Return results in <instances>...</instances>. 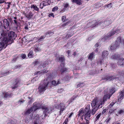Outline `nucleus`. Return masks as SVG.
Returning <instances> with one entry per match:
<instances>
[{"mask_svg":"<svg viewBox=\"0 0 124 124\" xmlns=\"http://www.w3.org/2000/svg\"><path fill=\"white\" fill-rule=\"evenodd\" d=\"M25 16L27 18H29V19H31L32 16V15H31L30 13L28 14H26L25 15Z\"/></svg>","mask_w":124,"mask_h":124,"instance_id":"obj_37","label":"nucleus"},{"mask_svg":"<svg viewBox=\"0 0 124 124\" xmlns=\"http://www.w3.org/2000/svg\"><path fill=\"white\" fill-rule=\"evenodd\" d=\"M61 82L59 80H58L57 83H56V81L54 80H53L52 81V84L53 85H57L60 84Z\"/></svg>","mask_w":124,"mask_h":124,"instance_id":"obj_35","label":"nucleus"},{"mask_svg":"<svg viewBox=\"0 0 124 124\" xmlns=\"http://www.w3.org/2000/svg\"><path fill=\"white\" fill-rule=\"evenodd\" d=\"M109 53L108 51H104L102 53V57L105 59H106L107 60H108V58L107 57Z\"/></svg>","mask_w":124,"mask_h":124,"instance_id":"obj_14","label":"nucleus"},{"mask_svg":"<svg viewBox=\"0 0 124 124\" xmlns=\"http://www.w3.org/2000/svg\"><path fill=\"white\" fill-rule=\"evenodd\" d=\"M123 112V111L122 110H120L118 112L119 113V114H121Z\"/></svg>","mask_w":124,"mask_h":124,"instance_id":"obj_58","label":"nucleus"},{"mask_svg":"<svg viewBox=\"0 0 124 124\" xmlns=\"http://www.w3.org/2000/svg\"><path fill=\"white\" fill-rule=\"evenodd\" d=\"M75 97H73L71 98V99L70 100L68 101V102H69V104L70 103L72 102V101L74 100L75 99Z\"/></svg>","mask_w":124,"mask_h":124,"instance_id":"obj_40","label":"nucleus"},{"mask_svg":"<svg viewBox=\"0 0 124 124\" xmlns=\"http://www.w3.org/2000/svg\"><path fill=\"white\" fill-rule=\"evenodd\" d=\"M33 52L32 51H30L29 53L28 54V57L29 58H31L33 57Z\"/></svg>","mask_w":124,"mask_h":124,"instance_id":"obj_32","label":"nucleus"},{"mask_svg":"<svg viewBox=\"0 0 124 124\" xmlns=\"http://www.w3.org/2000/svg\"><path fill=\"white\" fill-rule=\"evenodd\" d=\"M120 31V30L119 29H117L115 30H113L107 34V36L105 35L104 36L102 39H107L114 35L116 33H119Z\"/></svg>","mask_w":124,"mask_h":124,"instance_id":"obj_6","label":"nucleus"},{"mask_svg":"<svg viewBox=\"0 0 124 124\" xmlns=\"http://www.w3.org/2000/svg\"><path fill=\"white\" fill-rule=\"evenodd\" d=\"M109 97V94H108L106 95H104L103 97V99L101 100V101L102 102H103V104L105 102V101L106 100L108 99H109L108 98Z\"/></svg>","mask_w":124,"mask_h":124,"instance_id":"obj_24","label":"nucleus"},{"mask_svg":"<svg viewBox=\"0 0 124 124\" xmlns=\"http://www.w3.org/2000/svg\"><path fill=\"white\" fill-rule=\"evenodd\" d=\"M94 58V53L92 52L89 54L88 59L92 61Z\"/></svg>","mask_w":124,"mask_h":124,"instance_id":"obj_21","label":"nucleus"},{"mask_svg":"<svg viewBox=\"0 0 124 124\" xmlns=\"http://www.w3.org/2000/svg\"><path fill=\"white\" fill-rule=\"evenodd\" d=\"M21 57L23 59H24L26 57V55L25 54H23L22 55Z\"/></svg>","mask_w":124,"mask_h":124,"instance_id":"obj_53","label":"nucleus"},{"mask_svg":"<svg viewBox=\"0 0 124 124\" xmlns=\"http://www.w3.org/2000/svg\"><path fill=\"white\" fill-rule=\"evenodd\" d=\"M122 77L118 78V77H116L114 78V76H109L108 77H106L104 78H103L102 79L103 80H107L110 81L111 80H112L114 79H115L116 80H119L121 81V79Z\"/></svg>","mask_w":124,"mask_h":124,"instance_id":"obj_10","label":"nucleus"},{"mask_svg":"<svg viewBox=\"0 0 124 124\" xmlns=\"http://www.w3.org/2000/svg\"><path fill=\"white\" fill-rule=\"evenodd\" d=\"M73 114V113H71L70 114L69 116H68V118H70V117Z\"/></svg>","mask_w":124,"mask_h":124,"instance_id":"obj_62","label":"nucleus"},{"mask_svg":"<svg viewBox=\"0 0 124 124\" xmlns=\"http://www.w3.org/2000/svg\"><path fill=\"white\" fill-rule=\"evenodd\" d=\"M118 65L120 66H124V59L123 58L119 59L118 62Z\"/></svg>","mask_w":124,"mask_h":124,"instance_id":"obj_17","label":"nucleus"},{"mask_svg":"<svg viewBox=\"0 0 124 124\" xmlns=\"http://www.w3.org/2000/svg\"><path fill=\"white\" fill-rule=\"evenodd\" d=\"M119 75L122 76H123L124 75V72L121 71L119 73Z\"/></svg>","mask_w":124,"mask_h":124,"instance_id":"obj_48","label":"nucleus"},{"mask_svg":"<svg viewBox=\"0 0 124 124\" xmlns=\"http://www.w3.org/2000/svg\"><path fill=\"white\" fill-rule=\"evenodd\" d=\"M35 119H37V121H39V115H37L35 117ZM34 124H39V123L37 121H36L34 122Z\"/></svg>","mask_w":124,"mask_h":124,"instance_id":"obj_36","label":"nucleus"},{"mask_svg":"<svg viewBox=\"0 0 124 124\" xmlns=\"http://www.w3.org/2000/svg\"><path fill=\"white\" fill-rule=\"evenodd\" d=\"M48 82L46 80H44L43 84H41L38 87L39 92L42 93L45 90L46 88L48 86Z\"/></svg>","mask_w":124,"mask_h":124,"instance_id":"obj_7","label":"nucleus"},{"mask_svg":"<svg viewBox=\"0 0 124 124\" xmlns=\"http://www.w3.org/2000/svg\"><path fill=\"white\" fill-rule=\"evenodd\" d=\"M90 107V105H87L85 107V109L84 110L83 112H89Z\"/></svg>","mask_w":124,"mask_h":124,"instance_id":"obj_26","label":"nucleus"},{"mask_svg":"<svg viewBox=\"0 0 124 124\" xmlns=\"http://www.w3.org/2000/svg\"><path fill=\"white\" fill-rule=\"evenodd\" d=\"M84 124H89V122L88 121H87L85 123H84Z\"/></svg>","mask_w":124,"mask_h":124,"instance_id":"obj_63","label":"nucleus"},{"mask_svg":"<svg viewBox=\"0 0 124 124\" xmlns=\"http://www.w3.org/2000/svg\"><path fill=\"white\" fill-rule=\"evenodd\" d=\"M115 103L114 102H112L111 103L109 106V108H110Z\"/></svg>","mask_w":124,"mask_h":124,"instance_id":"obj_45","label":"nucleus"},{"mask_svg":"<svg viewBox=\"0 0 124 124\" xmlns=\"http://www.w3.org/2000/svg\"><path fill=\"white\" fill-rule=\"evenodd\" d=\"M68 105H66L65 103H61L60 105L56 106V108L60 109V114L61 115V113L65 109L66 107Z\"/></svg>","mask_w":124,"mask_h":124,"instance_id":"obj_9","label":"nucleus"},{"mask_svg":"<svg viewBox=\"0 0 124 124\" xmlns=\"http://www.w3.org/2000/svg\"><path fill=\"white\" fill-rule=\"evenodd\" d=\"M101 45V43L100 42H98L95 44V46L96 47H97L100 46Z\"/></svg>","mask_w":124,"mask_h":124,"instance_id":"obj_43","label":"nucleus"},{"mask_svg":"<svg viewBox=\"0 0 124 124\" xmlns=\"http://www.w3.org/2000/svg\"><path fill=\"white\" fill-rule=\"evenodd\" d=\"M50 3V0H46L45 1L43 2L40 4V8L42 9L43 8V7L49 5Z\"/></svg>","mask_w":124,"mask_h":124,"instance_id":"obj_11","label":"nucleus"},{"mask_svg":"<svg viewBox=\"0 0 124 124\" xmlns=\"http://www.w3.org/2000/svg\"><path fill=\"white\" fill-rule=\"evenodd\" d=\"M4 33H2L0 35V51L3 48H5L7 46L8 42V39L7 38V35Z\"/></svg>","mask_w":124,"mask_h":124,"instance_id":"obj_3","label":"nucleus"},{"mask_svg":"<svg viewBox=\"0 0 124 124\" xmlns=\"http://www.w3.org/2000/svg\"><path fill=\"white\" fill-rule=\"evenodd\" d=\"M111 58L113 59H119L120 56L118 54H115L111 57Z\"/></svg>","mask_w":124,"mask_h":124,"instance_id":"obj_20","label":"nucleus"},{"mask_svg":"<svg viewBox=\"0 0 124 124\" xmlns=\"http://www.w3.org/2000/svg\"><path fill=\"white\" fill-rule=\"evenodd\" d=\"M124 96V92H121L119 96V97L118 100V101L122 100L123 98V97Z\"/></svg>","mask_w":124,"mask_h":124,"instance_id":"obj_23","label":"nucleus"},{"mask_svg":"<svg viewBox=\"0 0 124 124\" xmlns=\"http://www.w3.org/2000/svg\"><path fill=\"white\" fill-rule=\"evenodd\" d=\"M66 19V17L65 16H63L62 18V21L63 22L66 21L65 19Z\"/></svg>","mask_w":124,"mask_h":124,"instance_id":"obj_41","label":"nucleus"},{"mask_svg":"<svg viewBox=\"0 0 124 124\" xmlns=\"http://www.w3.org/2000/svg\"><path fill=\"white\" fill-rule=\"evenodd\" d=\"M3 94L4 95V98H9L11 96V94L10 92H5L3 93Z\"/></svg>","mask_w":124,"mask_h":124,"instance_id":"obj_18","label":"nucleus"},{"mask_svg":"<svg viewBox=\"0 0 124 124\" xmlns=\"http://www.w3.org/2000/svg\"><path fill=\"white\" fill-rule=\"evenodd\" d=\"M56 60L58 62H62L64 60V58L63 56H61L59 58H57Z\"/></svg>","mask_w":124,"mask_h":124,"instance_id":"obj_28","label":"nucleus"},{"mask_svg":"<svg viewBox=\"0 0 124 124\" xmlns=\"http://www.w3.org/2000/svg\"><path fill=\"white\" fill-rule=\"evenodd\" d=\"M19 28V27L17 26V27H16V29L15 30L16 31H17L18 30V29Z\"/></svg>","mask_w":124,"mask_h":124,"instance_id":"obj_59","label":"nucleus"},{"mask_svg":"<svg viewBox=\"0 0 124 124\" xmlns=\"http://www.w3.org/2000/svg\"><path fill=\"white\" fill-rule=\"evenodd\" d=\"M64 63L62 62L60 66L59 67V70H60L61 72L62 73L63 72L67 70V69L64 67Z\"/></svg>","mask_w":124,"mask_h":124,"instance_id":"obj_13","label":"nucleus"},{"mask_svg":"<svg viewBox=\"0 0 124 124\" xmlns=\"http://www.w3.org/2000/svg\"><path fill=\"white\" fill-rule=\"evenodd\" d=\"M67 53L68 54V56L69 57V54L70 53V50H68L67 52Z\"/></svg>","mask_w":124,"mask_h":124,"instance_id":"obj_57","label":"nucleus"},{"mask_svg":"<svg viewBox=\"0 0 124 124\" xmlns=\"http://www.w3.org/2000/svg\"><path fill=\"white\" fill-rule=\"evenodd\" d=\"M3 25L4 28L8 30V29L9 26V23L7 19H5L3 20Z\"/></svg>","mask_w":124,"mask_h":124,"instance_id":"obj_15","label":"nucleus"},{"mask_svg":"<svg viewBox=\"0 0 124 124\" xmlns=\"http://www.w3.org/2000/svg\"><path fill=\"white\" fill-rule=\"evenodd\" d=\"M84 115V119L88 121L87 120L90 119V114L89 112H83V114L81 116V118L82 119Z\"/></svg>","mask_w":124,"mask_h":124,"instance_id":"obj_12","label":"nucleus"},{"mask_svg":"<svg viewBox=\"0 0 124 124\" xmlns=\"http://www.w3.org/2000/svg\"><path fill=\"white\" fill-rule=\"evenodd\" d=\"M40 46L39 45H36L35 46L34 50L35 52L40 51L41 50Z\"/></svg>","mask_w":124,"mask_h":124,"instance_id":"obj_19","label":"nucleus"},{"mask_svg":"<svg viewBox=\"0 0 124 124\" xmlns=\"http://www.w3.org/2000/svg\"><path fill=\"white\" fill-rule=\"evenodd\" d=\"M14 22L16 25H18V23H17V21L15 20H14Z\"/></svg>","mask_w":124,"mask_h":124,"instance_id":"obj_61","label":"nucleus"},{"mask_svg":"<svg viewBox=\"0 0 124 124\" xmlns=\"http://www.w3.org/2000/svg\"><path fill=\"white\" fill-rule=\"evenodd\" d=\"M47 72V70H43L38 72L36 74L37 75H38L40 74H44L46 73Z\"/></svg>","mask_w":124,"mask_h":124,"instance_id":"obj_29","label":"nucleus"},{"mask_svg":"<svg viewBox=\"0 0 124 124\" xmlns=\"http://www.w3.org/2000/svg\"><path fill=\"white\" fill-rule=\"evenodd\" d=\"M69 6L68 4L67 3H66L65 4L64 7V8H67Z\"/></svg>","mask_w":124,"mask_h":124,"instance_id":"obj_55","label":"nucleus"},{"mask_svg":"<svg viewBox=\"0 0 124 124\" xmlns=\"http://www.w3.org/2000/svg\"><path fill=\"white\" fill-rule=\"evenodd\" d=\"M111 23V21L109 19H106L104 21L100 22L98 23L96 20L92 21L91 23H88L87 24V27H91V28L94 27L98 24L102 27V28L109 25Z\"/></svg>","mask_w":124,"mask_h":124,"instance_id":"obj_2","label":"nucleus"},{"mask_svg":"<svg viewBox=\"0 0 124 124\" xmlns=\"http://www.w3.org/2000/svg\"><path fill=\"white\" fill-rule=\"evenodd\" d=\"M54 14L53 13H51L48 16L49 17H50L51 16H52L53 17H54Z\"/></svg>","mask_w":124,"mask_h":124,"instance_id":"obj_49","label":"nucleus"},{"mask_svg":"<svg viewBox=\"0 0 124 124\" xmlns=\"http://www.w3.org/2000/svg\"><path fill=\"white\" fill-rule=\"evenodd\" d=\"M68 120V118H66L63 124H67V123Z\"/></svg>","mask_w":124,"mask_h":124,"instance_id":"obj_51","label":"nucleus"},{"mask_svg":"<svg viewBox=\"0 0 124 124\" xmlns=\"http://www.w3.org/2000/svg\"><path fill=\"white\" fill-rule=\"evenodd\" d=\"M108 8H111L112 6V4L111 3H110L109 4H108Z\"/></svg>","mask_w":124,"mask_h":124,"instance_id":"obj_52","label":"nucleus"},{"mask_svg":"<svg viewBox=\"0 0 124 124\" xmlns=\"http://www.w3.org/2000/svg\"><path fill=\"white\" fill-rule=\"evenodd\" d=\"M20 81H18L17 82H16V83L15 84L14 86L12 88L14 89L17 87L20 84Z\"/></svg>","mask_w":124,"mask_h":124,"instance_id":"obj_33","label":"nucleus"},{"mask_svg":"<svg viewBox=\"0 0 124 124\" xmlns=\"http://www.w3.org/2000/svg\"><path fill=\"white\" fill-rule=\"evenodd\" d=\"M5 33L7 35V38L8 39V41H12L13 40L15 39L16 37V35L15 34V33L13 31H10L8 33V36L9 39L8 38L7 33H6L5 32H3L2 33Z\"/></svg>","mask_w":124,"mask_h":124,"instance_id":"obj_8","label":"nucleus"},{"mask_svg":"<svg viewBox=\"0 0 124 124\" xmlns=\"http://www.w3.org/2000/svg\"><path fill=\"white\" fill-rule=\"evenodd\" d=\"M33 106L27 109L25 113V114L26 115L30 114L31 112L35 111L37 109L42 108L43 110V114L44 115V117L42 118V119L48 115V113H51L52 111L54 109V107L53 106H49L46 107L45 106H41L39 104H36L34 103L33 104Z\"/></svg>","mask_w":124,"mask_h":124,"instance_id":"obj_1","label":"nucleus"},{"mask_svg":"<svg viewBox=\"0 0 124 124\" xmlns=\"http://www.w3.org/2000/svg\"><path fill=\"white\" fill-rule=\"evenodd\" d=\"M91 105L92 107L100 109L102 107L103 102H102L101 100H99L96 98L92 101Z\"/></svg>","mask_w":124,"mask_h":124,"instance_id":"obj_4","label":"nucleus"},{"mask_svg":"<svg viewBox=\"0 0 124 124\" xmlns=\"http://www.w3.org/2000/svg\"><path fill=\"white\" fill-rule=\"evenodd\" d=\"M83 85V83H80L77 85V87H80L82 86Z\"/></svg>","mask_w":124,"mask_h":124,"instance_id":"obj_47","label":"nucleus"},{"mask_svg":"<svg viewBox=\"0 0 124 124\" xmlns=\"http://www.w3.org/2000/svg\"><path fill=\"white\" fill-rule=\"evenodd\" d=\"M99 109L97 108H93L91 111V114L93 115H94L95 113L96 112L98 109Z\"/></svg>","mask_w":124,"mask_h":124,"instance_id":"obj_34","label":"nucleus"},{"mask_svg":"<svg viewBox=\"0 0 124 124\" xmlns=\"http://www.w3.org/2000/svg\"><path fill=\"white\" fill-rule=\"evenodd\" d=\"M72 2L75 3L77 4L81 5L82 4V0H72Z\"/></svg>","mask_w":124,"mask_h":124,"instance_id":"obj_27","label":"nucleus"},{"mask_svg":"<svg viewBox=\"0 0 124 124\" xmlns=\"http://www.w3.org/2000/svg\"><path fill=\"white\" fill-rule=\"evenodd\" d=\"M73 35V34L70 32H68L67 33L66 37L67 38L70 37Z\"/></svg>","mask_w":124,"mask_h":124,"instance_id":"obj_38","label":"nucleus"},{"mask_svg":"<svg viewBox=\"0 0 124 124\" xmlns=\"http://www.w3.org/2000/svg\"><path fill=\"white\" fill-rule=\"evenodd\" d=\"M107 109H104L103 110L102 112V114H104L107 111Z\"/></svg>","mask_w":124,"mask_h":124,"instance_id":"obj_50","label":"nucleus"},{"mask_svg":"<svg viewBox=\"0 0 124 124\" xmlns=\"http://www.w3.org/2000/svg\"><path fill=\"white\" fill-rule=\"evenodd\" d=\"M114 112V110L112 109H110L109 110V112L110 114L113 113Z\"/></svg>","mask_w":124,"mask_h":124,"instance_id":"obj_54","label":"nucleus"},{"mask_svg":"<svg viewBox=\"0 0 124 124\" xmlns=\"http://www.w3.org/2000/svg\"><path fill=\"white\" fill-rule=\"evenodd\" d=\"M4 2V0H0V4L3 3Z\"/></svg>","mask_w":124,"mask_h":124,"instance_id":"obj_60","label":"nucleus"},{"mask_svg":"<svg viewBox=\"0 0 124 124\" xmlns=\"http://www.w3.org/2000/svg\"><path fill=\"white\" fill-rule=\"evenodd\" d=\"M23 101L22 100H19V101H18V103L20 104L23 103Z\"/></svg>","mask_w":124,"mask_h":124,"instance_id":"obj_46","label":"nucleus"},{"mask_svg":"<svg viewBox=\"0 0 124 124\" xmlns=\"http://www.w3.org/2000/svg\"><path fill=\"white\" fill-rule=\"evenodd\" d=\"M121 42V37H118L115 42L112 44L110 47V49L111 50H115L118 47Z\"/></svg>","mask_w":124,"mask_h":124,"instance_id":"obj_5","label":"nucleus"},{"mask_svg":"<svg viewBox=\"0 0 124 124\" xmlns=\"http://www.w3.org/2000/svg\"><path fill=\"white\" fill-rule=\"evenodd\" d=\"M48 61H46L42 63V65H39V66L38 67V68L39 69L44 68V67H45L46 65L48 64Z\"/></svg>","mask_w":124,"mask_h":124,"instance_id":"obj_16","label":"nucleus"},{"mask_svg":"<svg viewBox=\"0 0 124 124\" xmlns=\"http://www.w3.org/2000/svg\"><path fill=\"white\" fill-rule=\"evenodd\" d=\"M99 62H100V64H101L103 63V61L102 60H100Z\"/></svg>","mask_w":124,"mask_h":124,"instance_id":"obj_64","label":"nucleus"},{"mask_svg":"<svg viewBox=\"0 0 124 124\" xmlns=\"http://www.w3.org/2000/svg\"><path fill=\"white\" fill-rule=\"evenodd\" d=\"M84 109L83 108H81L78 112V114L77 115L78 117H79L80 116H82L83 114Z\"/></svg>","mask_w":124,"mask_h":124,"instance_id":"obj_25","label":"nucleus"},{"mask_svg":"<svg viewBox=\"0 0 124 124\" xmlns=\"http://www.w3.org/2000/svg\"><path fill=\"white\" fill-rule=\"evenodd\" d=\"M31 8L32 9L33 8L34 10L36 11H39V9L36 5H32L31 6Z\"/></svg>","mask_w":124,"mask_h":124,"instance_id":"obj_30","label":"nucleus"},{"mask_svg":"<svg viewBox=\"0 0 124 124\" xmlns=\"http://www.w3.org/2000/svg\"><path fill=\"white\" fill-rule=\"evenodd\" d=\"M110 93L109 94V97L108 98H109L111 97L112 95L115 92V89L114 88H112L110 89Z\"/></svg>","mask_w":124,"mask_h":124,"instance_id":"obj_22","label":"nucleus"},{"mask_svg":"<svg viewBox=\"0 0 124 124\" xmlns=\"http://www.w3.org/2000/svg\"><path fill=\"white\" fill-rule=\"evenodd\" d=\"M101 115V113L99 114H97L95 115V116L96 117L95 119V122L99 120Z\"/></svg>","mask_w":124,"mask_h":124,"instance_id":"obj_31","label":"nucleus"},{"mask_svg":"<svg viewBox=\"0 0 124 124\" xmlns=\"http://www.w3.org/2000/svg\"><path fill=\"white\" fill-rule=\"evenodd\" d=\"M39 62L37 60L35 61L33 63L34 65V66L36 65L39 64Z\"/></svg>","mask_w":124,"mask_h":124,"instance_id":"obj_42","label":"nucleus"},{"mask_svg":"<svg viewBox=\"0 0 124 124\" xmlns=\"http://www.w3.org/2000/svg\"><path fill=\"white\" fill-rule=\"evenodd\" d=\"M45 36H41L39 39H38L39 41H40L42 40L45 37Z\"/></svg>","mask_w":124,"mask_h":124,"instance_id":"obj_39","label":"nucleus"},{"mask_svg":"<svg viewBox=\"0 0 124 124\" xmlns=\"http://www.w3.org/2000/svg\"><path fill=\"white\" fill-rule=\"evenodd\" d=\"M58 8L57 6L55 7L52 9V11H54L57 10Z\"/></svg>","mask_w":124,"mask_h":124,"instance_id":"obj_44","label":"nucleus"},{"mask_svg":"<svg viewBox=\"0 0 124 124\" xmlns=\"http://www.w3.org/2000/svg\"><path fill=\"white\" fill-rule=\"evenodd\" d=\"M69 22H67V23H64L63 25H62V26L63 27H64L65 26L67 25L68 24V23Z\"/></svg>","mask_w":124,"mask_h":124,"instance_id":"obj_56","label":"nucleus"}]
</instances>
